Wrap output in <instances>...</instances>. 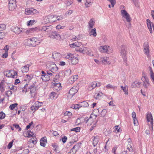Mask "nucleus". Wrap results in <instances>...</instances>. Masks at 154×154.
I'll use <instances>...</instances> for the list:
<instances>
[{"mask_svg": "<svg viewBox=\"0 0 154 154\" xmlns=\"http://www.w3.org/2000/svg\"><path fill=\"white\" fill-rule=\"evenodd\" d=\"M35 83L36 82L31 85L29 87L28 89L26 88L28 86V85L27 84H26L24 86V88H23V91L25 92L26 93L27 91H28L29 90L30 91V93L31 94V97L33 98L34 97L36 94V91L37 89L35 85Z\"/></svg>", "mask_w": 154, "mask_h": 154, "instance_id": "f257e3e1", "label": "nucleus"}, {"mask_svg": "<svg viewBox=\"0 0 154 154\" xmlns=\"http://www.w3.org/2000/svg\"><path fill=\"white\" fill-rule=\"evenodd\" d=\"M27 42L28 45L29 47H35L36 45H38L40 43V41L38 38L32 37L28 39L27 40Z\"/></svg>", "mask_w": 154, "mask_h": 154, "instance_id": "f03ea898", "label": "nucleus"}, {"mask_svg": "<svg viewBox=\"0 0 154 154\" xmlns=\"http://www.w3.org/2000/svg\"><path fill=\"white\" fill-rule=\"evenodd\" d=\"M142 77L141 79L143 81V85L145 88H148L150 85V83L148 78L143 72H142Z\"/></svg>", "mask_w": 154, "mask_h": 154, "instance_id": "7ed1b4c3", "label": "nucleus"}, {"mask_svg": "<svg viewBox=\"0 0 154 154\" xmlns=\"http://www.w3.org/2000/svg\"><path fill=\"white\" fill-rule=\"evenodd\" d=\"M25 14L26 15H35L39 14V12L35 9L32 8H27L25 9Z\"/></svg>", "mask_w": 154, "mask_h": 154, "instance_id": "20e7f679", "label": "nucleus"}, {"mask_svg": "<svg viewBox=\"0 0 154 154\" xmlns=\"http://www.w3.org/2000/svg\"><path fill=\"white\" fill-rule=\"evenodd\" d=\"M121 55L124 61H125L127 59L126 47L125 45H122L121 46Z\"/></svg>", "mask_w": 154, "mask_h": 154, "instance_id": "39448f33", "label": "nucleus"}, {"mask_svg": "<svg viewBox=\"0 0 154 154\" xmlns=\"http://www.w3.org/2000/svg\"><path fill=\"white\" fill-rule=\"evenodd\" d=\"M56 15H50L45 17L44 20H46L45 21V23L48 22L53 23L56 21V17H55Z\"/></svg>", "mask_w": 154, "mask_h": 154, "instance_id": "423d86ee", "label": "nucleus"}, {"mask_svg": "<svg viewBox=\"0 0 154 154\" xmlns=\"http://www.w3.org/2000/svg\"><path fill=\"white\" fill-rule=\"evenodd\" d=\"M48 69L50 71L55 74L58 70V68L54 63H52L50 65Z\"/></svg>", "mask_w": 154, "mask_h": 154, "instance_id": "0eeeda50", "label": "nucleus"}, {"mask_svg": "<svg viewBox=\"0 0 154 154\" xmlns=\"http://www.w3.org/2000/svg\"><path fill=\"white\" fill-rule=\"evenodd\" d=\"M78 91V90L75 88L73 87L69 91L68 95L67 96L68 98L71 99Z\"/></svg>", "mask_w": 154, "mask_h": 154, "instance_id": "6e6552de", "label": "nucleus"}, {"mask_svg": "<svg viewBox=\"0 0 154 154\" xmlns=\"http://www.w3.org/2000/svg\"><path fill=\"white\" fill-rule=\"evenodd\" d=\"M75 50L77 51H79L80 53L84 54L85 51H88V52H89V48H84L83 47L82 48L77 47L75 48Z\"/></svg>", "mask_w": 154, "mask_h": 154, "instance_id": "1a4fd4ad", "label": "nucleus"}, {"mask_svg": "<svg viewBox=\"0 0 154 154\" xmlns=\"http://www.w3.org/2000/svg\"><path fill=\"white\" fill-rule=\"evenodd\" d=\"M12 1H9V3L8 4V6L9 9L10 11L14 10L16 7V2H13Z\"/></svg>", "mask_w": 154, "mask_h": 154, "instance_id": "9d476101", "label": "nucleus"}, {"mask_svg": "<svg viewBox=\"0 0 154 154\" xmlns=\"http://www.w3.org/2000/svg\"><path fill=\"white\" fill-rule=\"evenodd\" d=\"M144 53L147 55L149 53V47L148 42H145L143 45Z\"/></svg>", "mask_w": 154, "mask_h": 154, "instance_id": "9b49d317", "label": "nucleus"}, {"mask_svg": "<svg viewBox=\"0 0 154 154\" xmlns=\"http://www.w3.org/2000/svg\"><path fill=\"white\" fill-rule=\"evenodd\" d=\"M13 73H15V75L16 74V71L13 70H10L4 72V75L8 77H11V76L12 75V74Z\"/></svg>", "mask_w": 154, "mask_h": 154, "instance_id": "f8f14e48", "label": "nucleus"}, {"mask_svg": "<svg viewBox=\"0 0 154 154\" xmlns=\"http://www.w3.org/2000/svg\"><path fill=\"white\" fill-rule=\"evenodd\" d=\"M109 48V46H107L106 45L104 46H100V51L101 52H106L107 53H109L108 51V48Z\"/></svg>", "mask_w": 154, "mask_h": 154, "instance_id": "ddd939ff", "label": "nucleus"}, {"mask_svg": "<svg viewBox=\"0 0 154 154\" xmlns=\"http://www.w3.org/2000/svg\"><path fill=\"white\" fill-rule=\"evenodd\" d=\"M25 30L24 29L18 27H15L13 29V31L17 34H18L21 32H24Z\"/></svg>", "mask_w": 154, "mask_h": 154, "instance_id": "4468645a", "label": "nucleus"}, {"mask_svg": "<svg viewBox=\"0 0 154 154\" xmlns=\"http://www.w3.org/2000/svg\"><path fill=\"white\" fill-rule=\"evenodd\" d=\"M99 137L97 136H93V145L95 147L99 141Z\"/></svg>", "mask_w": 154, "mask_h": 154, "instance_id": "2eb2a0df", "label": "nucleus"}, {"mask_svg": "<svg viewBox=\"0 0 154 154\" xmlns=\"http://www.w3.org/2000/svg\"><path fill=\"white\" fill-rule=\"evenodd\" d=\"M146 119L148 122H150V124L153 123V118L151 113H147Z\"/></svg>", "mask_w": 154, "mask_h": 154, "instance_id": "dca6fc26", "label": "nucleus"}, {"mask_svg": "<svg viewBox=\"0 0 154 154\" xmlns=\"http://www.w3.org/2000/svg\"><path fill=\"white\" fill-rule=\"evenodd\" d=\"M147 25V27L151 33H152V28L151 25L153 24L152 23H151L150 20L149 19L146 20Z\"/></svg>", "mask_w": 154, "mask_h": 154, "instance_id": "f3484780", "label": "nucleus"}, {"mask_svg": "<svg viewBox=\"0 0 154 154\" xmlns=\"http://www.w3.org/2000/svg\"><path fill=\"white\" fill-rule=\"evenodd\" d=\"M51 28L50 26H44L42 27L41 30L42 31H44L48 32L51 31Z\"/></svg>", "mask_w": 154, "mask_h": 154, "instance_id": "a211bd4d", "label": "nucleus"}, {"mask_svg": "<svg viewBox=\"0 0 154 154\" xmlns=\"http://www.w3.org/2000/svg\"><path fill=\"white\" fill-rule=\"evenodd\" d=\"M82 45V43L77 42L72 44H70V46L72 48H74L75 47H80Z\"/></svg>", "mask_w": 154, "mask_h": 154, "instance_id": "6ab92c4d", "label": "nucleus"}, {"mask_svg": "<svg viewBox=\"0 0 154 154\" xmlns=\"http://www.w3.org/2000/svg\"><path fill=\"white\" fill-rule=\"evenodd\" d=\"M30 66L29 64H27L26 65L23 66L21 68V71L23 73L26 72L29 70V68Z\"/></svg>", "mask_w": 154, "mask_h": 154, "instance_id": "aec40b11", "label": "nucleus"}, {"mask_svg": "<svg viewBox=\"0 0 154 154\" xmlns=\"http://www.w3.org/2000/svg\"><path fill=\"white\" fill-rule=\"evenodd\" d=\"M109 59V58L108 57H102L101 58L100 60L103 63H104L105 64L106 63L110 64L109 62L108 61Z\"/></svg>", "mask_w": 154, "mask_h": 154, "instance_id": "412c9836", "label": "nucleus"}, {"mask_svg": "<svg viewBox=\"0 0 154 154\" xmlns=\"http://www.w3.org/2000/svg\"><path fill=\"white\" fill-rule=\"evenodd\" d=\"M52 36L53 38L57 39H60L61 38L60 35L58 32H54L53 33Z\"/></svg>", "mask_w": 154, "mask_h": 154, "instance_id": "4be33fe9", "label": "nucleus"}, {"mask_svg": "<svg viewBox=\"0 0 154 154\" xmlns=\"http://www.w3.org/2000/svg\"><path fill=\"white\" fill-rule=\"evenodd\" d=\"M42 80L44 82L48 81L50 79V76L46 73L45 75H43V76L41 77Z\"/></svg>", "mask_w": 154, "mask_h": 154, "instance_id": "5701e85b", "label": "nucleus"}, {"mask_svg": "<svg viewBox=\"0 0 154 154\" xmlns=\"http://www.w3.org/2000/svg\"><path fill=\"white\" fill-rule=\"evenodd\" d=\"M61 86V85L60 83H55L54 85V86L53 87L54 89L56 90L57 91H58L60 89Z\"/></svg>", "mask_w": 154, "mask_h": 154, "instance_id": "b1692460", "label": "nucleus"}, {"mask_svg": "<svg viewBox=\"0 0 154 154\" xmlns=\"http://www.w3.org/2000/svg\"><path fill=\"white\" fill-rule=\"evenodd\" d=\"M47 142V141L45 139V138L43 137L40 140V144L41 146L43 147L45 146V145Z\"/></svg>", "mask_w": 154, "mask_h": 154, "instance_id": "393cba45", "label": "nucleus"}, {"mask_svg": "<svg viewBox=\"0 0 154 154\" xmlns=\"http://www.w3.org/2000/svg\"><path fill=\"white\" fill-rule=\"evenodd\" d=\"M74 56L73 54L69 53L67 54V55L66 56L65 58L69 60H71L72 59V58H74Z\"/></svg>", "mask_w": 154, "mask_h": 154, "instance_id": "a878e982", "label": "nucleus"}, {"mask_svg": "<svg viewBox=\"0 0 154 154\" xmlns=\"http://www.w3.org/2000/svg\"><path fill=\"white\" fill-rule=\"evenodd\" d=\"M93 0H86V2L85 3V5L86 6L87 8L90 7L92 4Z\"/></svg>", "mask_w": 154, "mask_h": 154, "instance_id": "bb28decb", "label": "nucleus"}, {"mask_svg": "<svg viewBox=\"0 0 154 154\" xmlns=\"http://www.w3.org/2000/svg\"><path fill=\"white\" fill-rule=\"evenodd\" d=\"M71 61L72 64L73 65L77 64L78 63L79 61L78 58L75 56H74V58H72V59Z\"/></svg>", "mask_w": 154, "mask_h": 154, "instance_id": "cd10ccee", "label": "nucleus"}, {"mask_svg": "<svg viewBox=\"0 0 154 154\" xmlns=\"http://www.w3.org/2000/svg\"><path fill=\"white\" fill-rule=\"evenodd\" d=\"M90 36L92 35L94 37H95L97 35L96 29L95 28L92 29L89 33Z\"/></svg>", "mask_w": 154, "mask_h": 154, "instance_id": "c85d7f7f", "label": "nucleus"}, {"mask_svg": "<svg viewBox=\"0 0 154 154\" xmlns=\"http://www.w3.org/2000/svg\"><path fill=\"white\" fill-rule=\"evenodd\" d=\"M94 24V22L92 19H91L88 23V28L90 29L93 27V26Z\"/></svg>", "mask_w": 154, "mask_h": 154, "instance_id": "c756f323", "label": "nucleus"}, {"mask_svg": "<svg viewBox=\"0 0 154 154\" xmlns=\"http://www.w3.org/2000/svg\"><path fill=\"white\" fill-rule=\"evenodd\" d=\"M73 3V0H65V4L67 6L72 4Z\"/></svg>", "mask_w": 154, "mask_h": 154, "instance_id": "7c9ffc66", "label": "nucleus"}, {"mask_svg": "<svg viewBox=\"0 0 154 154\" xmlns=\"http://www.w3.org/2000/svg\"><path fill=\"white\" fill-rule=\"evenodd\" d=\"M29 142L32 143L33 144H35L37 143L36 138L35 137H32L29 140Z\"/></svg>", "mask_w": 154, "mask_h": 154, "instance_id": "2f4dec72", "label": "nucleus"}, {"mask_svg": "<svg viewBox=\"0 0 154 154\" xmlns=\"http://www.w3.org/2000/svg\"><path fill=\"white\" fill-rule=\"evenodd\" d=\"M71 70L70 69L66 70L64 71V75L66 76L69 75L71 73Z\"/></svg>", "mask_w": 154, "mask_h": 154, "instance_id": "473e14b6", "label": "nucleus"}, {"mask_svg": "<svg viewBox=\"0 0 154 154\" xmlns=\"http://www.w3.org/2000/svg\"><path fill=\"white\" fill-rule=\"evenodd\" d=\"M114 132L117 133L120 132L122 130L120 129V127L119 125L116 126L114 127Z\"/></svg>", "mask_w": 154, "mask_h": 154, "instance_id": "72a5a7b5", "label": "nucleus"}, {"mask_svg": "<svg viewBox=\"0 0 154 154\" xmlns=\"http://www.w3.org/2000/svg\"><path fill=\"white\" fill-rule=\"evenodd\" d=\"M121 15L122 16L124 17L128 14L127 11L125 10H122L121 11Z\"/></svg>", "mask_w": 154, "mask_h": 154, "instance_id": "f704fd0d", "label": "nucleus"}, {"mask_svg": "<svg viewBox=\"0 0 154 154\" xmlns=\"http://www.w3.org/2000/svg\"><path fill=\"white\" fill-rule=\"evenodd\" d=\"M124 18L126 19V21L128 23H130L131 21V19L130 17V15L129 14L125 17Z\"/></svg>", "mask_w": 154, "mask_h": 154, "instance_id": "c9c22d12", "label": "nucleus"}, {"mask_svg": "<svg viewBox=\"0 0 154 154\" xmlns=\"http://www.w3.org/2000/svg\"><path fill=\"white\" fill-rule=\"evenodd\" d=\"M81 107H88L89 106L88 104V102L84 101L81 103Z\"/></svg>", "mask_w": 154, "mask_h": 154, "instance_id": "e433bc0d", "label": "nucleus"}, {"mask_svg": "<svg viewBox=\"0 0 154 154\" xmlns=\"http://www.w3.org/2000/svg\"><path fill=\"white\" fill-rule=\"evenodd\" d=\"M79 148V146L77 145H75L72 148V149L73 150V151H75V154L77 151L78 150Z\"/></svg>", "mask_w": 154, "mask_h": 154, "instance_id": "4c0bfd02", "label": "nucleus"}, {"mask_svg": "<svg viewBox=\"0 0 154 154\" xmlns=\"http://www.w3.org/2000/svg\"><path fill=\"white\" fill-rule=\"evenodd\" d=\"M120 87L125 92V94L128 95V88H126L125 87H123L122 86H121Z\"/></svg>", "mask_w": 154, "mask_h": 154, "instance_id": "58836bf2", "label": "nucleus"}, {"mask_svg": "<svg viewBox=\"0 0 154 154\" xmlns=\"http://www.w3.org/2000/svg\"><path fill=\"white\" fill-rule=\"evenodd\" d=\"M38 109V108L41 106H42V102H40L38 101L34 103Z\"/></svg>", "mask_w": 154, "mask_h": 154, "instance_id": "ea45409f", "label": "nucleus"}, {"mask_svg": "<svg viewBox=\"0 0 154 154\" xmlns=\"http://www.w3.org/2000/svg\"><path fill=\"white\" fill-rule=\"evenodd\" d=\"M18 104L17 103H15L9 106V108L11 110H13L17 106Z\"/></svg>", "mask_w": 154, "mask_h": 154, "instance_id": "a19ab883", "label": "nucleus"}, {"mask_svg": "<svg viewBox=\"0 0 154 154\" xmlns=\"http://www.w3.org/2000/svg\"><path fill=\"white\" fill-rule=\"evenodd\" d=\"M80 128L79 127H77L75 128H72L71 130V131H74L75 132H79L80 131Z\"/></svg>", "mask_w": 154, "mask_h": 154, "instance_id": "79ce46f5", "label": "nucleus"}, {"mask_svg": "<svg viewBox=\"0 0 154 154\" xmlns=\"http://www.w3.org/2000/svg\"><path fill=\"white\" fill-rule=\"evenodd\" d=\"M57 95L56 93L53 92L50 93V97L51 99H53Z\"/></svg>", "mask_w": 154, "mask_h": 154, "instance_id": "37998d69", "label": "nucleus"}, {"mask_svg": "<svg viewBox=\"0 0 154 154\" xmlns=\"http://www.w3.org/2000/svg\"><path fill=\"white\" fill-rule=\"evenodd\" d=\"M97 122H98V120H97L94 123L93 125H92L91 126V127L90 129L89 130L90 131H92L93 130L94 128L96 126Z\"/></svg>", "mask_w": 154, "mask_h": 154, "instance_id": "c03bdc74", "label": "nucleus"}, {"mask_svg": "<svg viewBox=\"0 0 154 154\" xmlns=\"http://www.w3.org/2000/svg\"><path fill=\"white\" fill-rule=\"evenodd\" d=\"M27 133L28 135L27 137L28 138H30L32 137L34 135V133L29 131H27Z\"/></svg>", "mask_w": 154, "mask_h": 154, "instance_id": "a18cd8bd", "label": "nucleus"}, {"mask_svg": "<svg viewBox=\"0 0 154 154\" xmlns=\"http://www.w3.org/2000/svg\"><path fill=\"white\" fill-rule=\"evenodd\" d=\"M96 94V96L95 95L94 96L95 98L96 99H99L102 95L103 94L102 92H100L98 94L96 93L95 94Z\"/></svg>", "mask_w": 154, "mask_h": 154, "instance_id": "49530a36", "label": "nucleus"}, {"mask_svg": "<svg viewBox=\"0 0 154 154\" xmlns=\"http://www.w3.org/2000/svg\"><path fill=\"white\" fill-rule=\"evenodd\" d=\"M5 113L3 112H0V119H4L5 117Z\"/></svg>", "mask_w": 154, "mask_h": 154, "instance_id": "de8ad7c7", "label": "nucleus"}, {"mask_svg": "<svg viewBox=\"0 0 154 154\" xmlns=\"http://www.w3.org/2000/svg\"><path fill=\"white\" fill-rule=\"evenodd\" d=\"M12 94V91L10 90L8 91L5 92L6 96L8 97L11 96Z\"/></svg>", "mask_w": 154, "mask_h": 154, "instance_id": "09e8293b", "label": "nucleus"}, {"mask_svg": "<svg viewBox=\"0 0 154 154\" xmlns=\"http://www.w3.org/2000/svg\"><path fill=\"white\" fill-rule=\"evenodd\" d=\"M32 78V76L31 75H29L28 74L26 75V81H29L31 80Z\"/></svg>", "mask_w": 154, "mask_h": 154, "instance_id": "8fccbe9b", "label": "nucleus"}, {"mask_svg": "<svg viewBox=\"0 0 154 154\" xmlns=\"http://www.w3.org/2000/svg\"><path fill=\"white\" fill-rule=\"evenodd\" d=\"M78 75H74L72 78H71L69 80H71V81L72 82H74L78 78Z\"/></svg>", "mask_w": 154, "mask_h": 154, "instance_id": "3c124183", "label": "nucleus"}, {"mask_svg": "<svg viewBox=\"0 0 154 154\" xmlns=\"http://www.w3.org/2000/svg\"><path fill=\"white\" fill-rule=\"evenodd\" d=\"M55 17H56V21L57 20H62L63 19V16H54Z\"/></svg>", "mask_w": 154, "mask_h": 154, "instance_id": "603ef678", "label": "nucleus"}, {"mask_svg": "<svg viewBox=\"0 0 154 154\" xmlns=\"http://www.w3.org/2000/svg\"><path fill=\"white\" fill-rule=\"evenodd\" d=\"M59 78V75L58 74H56L54 77V82H56L58 81V80Z\"/></svg>", "mask_w": 154, "mask_h": 154, "instance_id": "864d4df0", "label": "nucleus"}, {"mask_svg": "<svg viewBox=\"0 0 154 154\" xmlns=\"http://www.w3.org/2000/svg\"><path fill=\"white\" fill-rule=\"evenodd\" d=\"M134 84L135 85V87H139L141 84V82L137 81L134 82Z\"/></svg>", "mask_w": 154, "mask_h": 154, "instance_id": "5fc2aeb1", "label": "nucleus"}, {"mask_svg": "<svg viewBox=\"0 0 154 154\" xmlns=\"http://www.w3.org/2000/svg\"><path fill=\"white\" fill-rule=\"evenodd\" d=\"M31 110H34V111L37 110L38 108L34 104V105L32 106H31L30 107Z\"/></svg>", "mask_w": 154, "mask_h": 154, "instance_id": "6e6d98bb", "label": "nucleus"}, {"mask_svg": "<svg viewBox=\"0 0 154 154\" xmlns=\"http://www.w3.org/2000/svg\"><path fill=\"white\" fill-rule=\"evenodd\" d=\"M13 126H14V127H15L16 129H18V131H20L21 130V128L19 126V125L16 124H14L13 125Z\"/></svg>", "mask_w": 154, "mask_h": 154, "instance_id": "4d7b16f0", "label": "nucleus"}, {"mask_svg": "<svg viewBox=\"0 0 154 154\" xmlns=\"http://www.w3.org/2000/svg\"><path fill=\"white\" fill-rule=\"evenodd\" d=\"M13 142L14 141L12 140L9 143L7 146L8 149H9L12 147Z\"/></svg>", "mask_w": 154, "mask_h": 154, "instance_id": "13d9d810", "label": "nucleus"}, {"mask_svg": "<svg viewBox=\"0 0 154 154\" xmlns=\"http://www.w3.org/2000/svg\"><path fill=\"white\" fill-rule=\"evenodd\" d=\"M5 26L4 24H0V31H2L5 28Z\"/></svg>", "mask_w": 154, "mask_h": 154, "instance_id": "bf43d9fd", "label": "nucleus"}, {"mask_svg": "<svg viewBox=\"0 0 154 154\" xmlns=\"http://www.w3.org/2000/svg\"><path fill=\"white\" fill-rule=\"evenodd\" d=\"M30 29L31 31H32V32H33L34 31L38 32V31H39L38 28V27H36L34 28H31Z\"/></svg>", "mask_w": 154, "mask_h": 154, "instance_id": "052dcab7", "label": "nucleus"}, {"mask_svg": "<svg viewBox=\"0 0 154 154\" xmlns=\"http://www.w3.org/2000/svg\"><path fill=\"white\" fill-rule=\"evenodd\" d=\"M35 22V20H30L28 21L27 25L28 26H30Z\"/></svg>", "mask_w": 154, "mask_h": 154, "instance_id": "680f3d73", "label": "nucleus"}, {"mask_svg": "<svg viewBox=\"0 0 154 154\" xmlns=\"http://www.w3.org/2000/svg\"><path fill=\"white\" fill-rule=\"evenodd\" d=\"M97 84H96V82H92V84L91 85V87L92 88H95L97 86Z\"/></svg>", "mask_w": 154, "mask_h": 154, "instance_id": "e2e57ef3", "label": "nucleus"}, {"mask_svg": "<svg viewBox=\"0 0 154 154\" xmlns=\"http://www.w3.org/2000/svg\"><path fill=\"white\" fill-rule=\"evenodd\" d=\"M80 39V38L79 37H77L76 36H74L72 37V38L71 39V40L72 41V42L79 40Z\"/></svg>", "mask_w": 154, "mask_h": 154, "instance_id": "0e129e2a", "label": "nucleus"}, {"mask_svg": "<svg viewBox=\"0 0 154 154\" xmlns=\"http://www.w3.org/2000/svg\"><path fill=\"white\" fill-rule=\"evenodd\" d=\"M106 88L109 89V88H116V87L115 86H113L112 85H110L109 84L107 85L106 86Z\"/></svg>", "mask_w": 154, "mask_h": 154, "instance_id": "69168bd1", "label": "nucleus"}, {"mask_svg": "<svg viewBox=\"0 0 154 154\" xmlns=\"http://www.w3.org/2000/svg\"><path fill=\"white\" fill-rule=\"evenodd\" d=\"M46 73L48 75L50 76H52L53 75V73L51 72L49 70V71H46Z\"/></svg>", "mask_w": 154, "mask_h": 154, "instance_id": "338daca9", "label": "nucleus"}, {"mask_svg": "<svg viewBox=\"0 0 154 154\" xmlns=\"http://www.w3.org/2000/svg\"><path fill=\"white\" fill-rule=\"evenodd\" d=\"M127 149L128 150V151L130 152H131L132 150V148L130 144H128L127 145Z\"/></svg>", "mask_w": 154, "mask_h": 154, "instance_id": "774afa93", "label": "nucleus"}]
</instances>
